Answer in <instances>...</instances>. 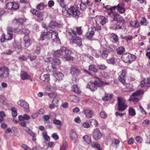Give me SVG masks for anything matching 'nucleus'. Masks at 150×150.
I'll return each instance as SVG.
<instances>
[{
	"label": "nucleus",
	"instance_id": "f257e3e1",
	"mask_svg": "<svg viewBox=\"0 0 150 150\" xmlns=\"http://www.w3.org/2000/svg\"><path fill=\"white\" fill-rule=\"evenodd\" d=\"M71 51L64 47H62L60 49L54 52L53 56L62 59H65L67 61L73 60V58L70 56Z\"/></svg>",
	"mask_w": 150,
	"mask_h": 150
},
{
	"label": "nucleus",
	"instance_id": "f03ea898",
	"mask_svg": "<svg viewBox=\"0 0 150 150\" xmlns=\"http://www.w3.org/2000/svg\"><path fill=\"white\" fill-rule=\"evenodd\" d=\"M68 33L69 35L72 36L71 40L73 43L76 44L79 46H80L82 45L81 38L75 34L76 33L75 30H69Z\"/></svg>",
	"mask_w": 150,
	"mask_h": 150
},
{
	"label": "nucleus",
	"instance_id": "7ed1b4c3",
	"mask_svg": "<svg viewBox=\"0 0 150 150\" xmlns=\"http://www.w3.org/2000/svg\"><path fill=\"white\" fill-rule=\"evenodd\" d=\"M67 14L75 18H78L79 17L80 12L74 6H71L67 10Z\"/></svg>",
	"mask_w": 150,
	"mask_h": 150
},
{
	"label": "nucleus",
	"instance_id": "20e7f679",
	"mask_svg": "<svg viewBox=\"0 0 150 150\" xmlns=\"http://www.w3.org/2000/svg\"><path fill=\"white\" fill-rule=\"evenodd\" d=\"M118 110L119 111H123L127 108L128 106L125 103V101L123 98L119 97L117 98Z\"/></svg>",
	"mask_w": 150,
	"mask_h": 150
},
{
	"label": "nucleus",
	"instance_id": "39448f33",
	"mask_svg": "<svg viewBox=\"0 0 150 150\" xmlns=\"http://www.w3.org/2000/svg\"><path fill=\"white\" fill-rule=\"evenodd\" d=\"M121 58L125 62L130 63L135 59L136 56L130 53H126L122 55Z\"/></svg>",
	"mask_w": 150,
	"mask_h": 150
},
{
	"label": "nucleus",
	"instance_id": "423d86ee",
	"mask_svg": "<svg viewBox=\"0 0 150 150\" xmlns=\"http://www.w3.org/2000/svg\"><path fill=\"white\" fill-rule=\"evenodd\" d=\"M21 30L18 28H13L9 27L7 28V34L8 36V40H11L13 38V34L18 33L21 32Z\"/></svg>",
	"mask_w": 150,
	"mask_h": 150
},
{
	"label": "nucleus",
	"instance_id": "0eeeda50",
	"mask_svg": "<svg viewBox=\"0 0 150 150\" xmlns=\"http://www.w3.org/2000/svg\"><path fill=\"white\" fill-rule=\"evenodd\" d=\"M9 70L6 66L1 67H0V77L5 78L8 77L9 74Z\"/></svg>",
	"mask_w": 150,
	"mask_h": 150
},
{
	"label": "nucleus",
	"instance_id": "6e6552de",
	"mask_svg": "<svg viewBox=\"0 0 150 150\" xmlns=\"http://www.w3.org/2000/svg\"><path fill=\"white\" fill-rule=\"evenodd\" d=\"M50 38H51L57 42L59 43L60 42L58 36V33L55 30H50Z\"/></svg>",
	"mask_w": 150,
	"mask_h": 150
},
{
	"label": "nucleus",
	"instance_id": "1a4fd4ad",
	"mask_svg": "<svg viewBox=\"0 0 150 150\" xmlns=\"http://www.w3.org/2000/svg\"><path fill=\"white\" fill-rule=\"evenodd\" d=\"M98 79V80L94 81V83L97 88L98 87H102L105 85H108L110 84V83L109 82L103 81L101 79H100L99 78Z\"/></svg>",
	"mask_w": 150,
	"mask_h": 150
},
{
	"label": "nucleus",
	"instance_id": "9d476101",
	"mask_svg": "<svg viewBox=\"0 0 150 150\" xmlns=\"http://www.w3.org/2000/svg\"><path fill=\"white\" fill-rule=\"evenodd\" d=\"M17 103L18 105L24 108L25 112H28L29 111V104L25 101L22 100H20Z\"/></svg>",
	"mask_w": 150,
	"mask_h": 150
},
{
	"label": "nucleus",
	"instance_id": "9b49d317",
	"mask_svg": "<svg viewBox=\"0 0 150 150\" xmlns=\"http://www.w3.org/2000/svg\"><path fill=\"white\" fill-rule=\"evenodd\" d=\"M54 57L52 59L51 61L52 66L53 69V70H57V68L54 66L59 65L61 64V62L60 60L58 58H57V57H55L54 56ZM59 58V57H58Z\"/></svg>",
	"mask_w": 150,
	"mask_h": 150
},
{
	"label": "nucleus",
	"instance_id": "f8f14e48",
	"mask_svg": "<svg viewBox=\"0 0 150 150\" xmlns=\"http://www.w3.org/2000/svg\"><path fill=\"white\" fill-rule=\"evenodd\" d=\"M93 136L95 140H98L101 138L102 134L99 129L98 128H96L93 132Z\"/></svg>",
	"mask_w": 150,
	"mask_h": 150
},
{
	"label": "nucleus",
	"instance_id": "ddd939ff",
	"mask_svg": "<svg viewBox=\"0 0 150 150\" xmlns=\"http://www.w3.org/2000/svg\"><path fill=\"white\" fill-rule=\"evenodd\" d=\"M71 74L74 76H78L81 73V71L77 67L72 66L70 69Z\"/></svg>",
	"mask_w": 150,
	"mask_h": 150
},
{
	"label": "nucleus",
	"instance_id": "4468645a",
	"mask_svg": "<svg viewBox=\"0 0 150 150\" xmlns=\"http://www.w3.org/2000/svg\"><path fill=\"white\" fill-rule=\"evenodd\" d=\"M62 26V25L57 22L54 20H52L48 24V27L49 28L52 29L55 28H60Z\"/></svg>",
	"mask_w": 150,
	"mask_h": 150
},
{
	"label": "nucleus",
	"instance_id": "2eb2a0df",
	"mask_svg": "<svg viewBox=\"0 0 150 150\" xmlns=\"http://www.w3.org/2000/svg\"><path fill=\"white\" fill-rule=\"evenodd\" d=\"M109 11H110V13L108 16L112 18L114 21H116L118 22L122 17L119 14L114 13L113 11H111V10H110Z\"/></svg>",
	"mask_w": 150,
	"mask_h": 150
},
{
	"label": "nucleus",
	"instance_id": "dca6fc26",
	"mask_svg": "<svg viewBox=\"0 0 150 150\" xmlns=\"http://www.w3.org/2000/svg\"><path fill=\"white\" fill-rule=\"evenodd\" d=\"M57 70H53V75L55 78L57 80H62V78L64 76V75L62 73L57 71Z\"/></svg>",
	"mask_w": 150,
	"mask_h": 150
},
{
	"label": "nucleus",
	"instance_id": "f3484780",
	"mask_svg": "<svg viewBox=\"0 0 150 150\" xmlns=\"http://www.w3.org/2000/svg\"><path fill=\"white\" fill-rule=\"evenodd\" d=\"M25 20H26L25 19H23L22 18H14L13 20L12 24L14 25H22L25 21Z\"/></svg>",
	"mask_w": 150,
	"mask_h": 150
},
{
	"label": "nucleus",
	"instance_id": "a211bd4d",
	"mask_svg": "<svg viewBox=\"0 0 150 150\" xmlns=\"http://www.w3.org/2000/svg\"><path fill=\"white\" fill-rule=\"evenodd\" d=\"M50 32L47 31L46 32H43L40 35L39 40L41 41H43L46 39H48L50 38Z\"/></svg>",
	"mask_w": 150,
	"mask_h": 150
},
{
	"label": "nucleus",
	"instance_id": "6ab92c4d",
	"mask_svg": "<svg viewBox=\"0 0 150 150\" xmlns=\"http://www.w3.org/2000/svg\"><path fill=\"white\" fill-rule=\"evenodd\" d=\"M83 113L85 115L86 117L88 118L92 117L93 115V111L90 109H84L83 110Z\"/></svg>",
	"mask_w": 150,
	"mask_h": 150
},
{
	"label": "nucleus",
	"instance_id": "aec40b11",
	"mask_svg": "<svg viewBox=\"0 0 150 150\" xmlns=\"http://www.w3.org/2000/svg\"><path fill=\"white\" fill-rule=\"evenodd\" d=\"M70 137L72 141L74 143L76 142L77 138V134L76 132L74 130H71L70 131Z\"/></svg>",
	"mask_w": 150,
	"mask_h": 150
},
{
	"label": "nucleus",
	"instance_id": "412c9836",
	"mask_svg": "<svg viewBox=\"0 0 150 150\" xmlns=\"http://www.w3.org/2000/svg\"><path fill=\"white\" fill-rule=\"evenodd\" d=\"M141 86L142 87L150 86V79L149 78L145 79L141 82Z\"/></svg>",
	"mask_w": 150,
	"mask_h": 150
},
{
	"label": "nucleus",
	"instance_id": "4be33fe9",
	"mask_svg": "<svg viewBox=\"0 0 150 150\" xmlns=\"http://www.w3.org/2000/svg\"><path fill=\"white\" fill-rule=\"evenodd\" d=\"M20 76L21 78L23 80L28 79H29L30 77V75L28 74L27 72L24 71H21Z\"/></svg>",
	"mask_w": 150,
	"mask_h": 150
},
{
	"label": "nucleus",
	"instance_id": "5701e85b",
	"mask_svg": "<svg viewBox=\"0 0 150 150\" xmlns=\"http://www.w3.org/2000/svg\"><path fill=\"white\" fill-rule=\"evenodd\" d=\"M78 2V3L79 4H77V7L78 8H79L80 10H81L83 11H85L87 7V5L81 0H79Z\"/></svg>",
	"mask_w": 150,
	"mask_h": 150
},
{
	"label": "nucleus",
	"instance_id": "b1692460",
	"mask_svg": "<svg viewBox=\"0 0 150 150\" xmlns=\"http://www.w3.org/2000/svg\"><path fill=\"white\" fill-rule=\"evenodd\" d=\"M87 87L92 91H94L97 89L94 81L93 82L91 81L88 82L87 85Z\"/></svg>",
	"mask_w": 150,
	"mask_h": 150
},
{
	"label": "nucleus",
	"instance_id": "393cba45",
	"mask_svg": "<svg viewBox=\"0 0 150 150\" xmlns=\"http://www.w3.org/2000/svg\"><path fill=\"white\" fill-rule=\"evenodd\" d=\"M71 91L76 93L79 94L81 93V90L77 85H74L71 87Z\"/></svg>",
	"mask_w": 150,
	"mask_h": 150
},
{
	"label": "nucleus",
	"instance_id": "a878e982",
	"mask_svg": "<svg viewBox=\"0 0 150 150\" xmlns=\"http://www.w3.org/2000/svg\"><path fill=\"white\" fill-rule=\"evenodd\" d=\"M67 98L69 100L75 103H77L79 101L78 98L75 95H70Z\"/></svg>",
	"mask_w": 150,
	"mask_h": 150
},
{
	"label": "nucleus",
	"instance_id": "bb28decb",
	"mask_svg": "<svg viewBox=\"0 0 150 150\" xmlns=\"http://www.w3.org/2000/svg\"><path fill=\"white\" fill-rule=\"evenodd\" d=\"M28 35H25L24 37L25 46L26 47L29 46L30 43V40L29 39V37Z\"/></svg>",
	"mask_w": 150,
	"mask_h": 150
},
{
	"label": "nucleus",
	"instance_id": "cd10ccee",
	"mask_svg": "<svg viewBox=\"0 0 150 150\" xmlns=\"http://www.w3.org/2000/svg\"><path fill=\"white\" fill-rule=\"evenodd\" d=\"M115 6L116 9L117 8V11L120 13H123L125 11V8L120 4H118L117 6Z\"/></svg>",
	"mask_w": 150,
	"mask_h": 150
},
{
	"label": "nucleus",
	"instance_id": "c85d7f7f",
	"mask_svg": "<svg viewBox=\"0 0 150 150\" xmlns=\"http://www.w3.org/2000/svg\"><path fill=\"white\" fill-rule=\"evenodd\" d=\"M46 4L42 2L38 4L36 8L39 10H42L44 9L47 6Z\"/></svg>",
	"mask_w": 150,
	"mask_h": 150
},
{
	"label": "nucleus",
	"instance_id": "c756f323",
	"mask_svg": "<svg viewBox=\"0 0 150 150\" xmlns=\"http://www.w3.org/2000/svg\"><path fill=\"white\" fill-rule=\"evenodd\" d=\"M108 6L107 5L106 6H103V8H105V12L107 13L108 16L110 14V11L109 10H111L112 11H113V10H114L116 9L115 6H112L110 8H107V7Z\"/></svg>",
	"mask_w": 150,
	"mask_h": 150
},
{
	"label": "nucleus",
	"instance_id": "7c9ffc66",
	"mask_svg": "<svg viewBox=\"0 0 150 150\" xmlns=\"http://www.w3.org/2000/svg\"><path fill=\"white\" fill-rule=\"evenodd\" d=\"M95 32L93 30L89 31L87 33L85 36V37L89 40H91L93 36L95 34Z\"/></svg>",
	"mask_w": 150,
	"mask_h": 150
},
{
	"label": "nucleus",
	"instance_id": "2f4dec72",
	"mask_svg": "<svg viewBox=\"0 0 150 150\" xmlns=\"http://www.w3.org/2000/svg\"><path fill=\"white\" fill-rule=\"evenodd\" d=\"M130 24L132 27L137 28L139 25V23L137 21H132L130 22Z\"/></svg>",
	"mask_w": 150,
	"mask_h": 150
},
{
	"label": "nucleus",
	"instance_id": "473e14b6",
	"mask_svg": "<svg viewBox=\"0 0 150 150\" xmlns=\"http://www.w3.org/2000/svg\"><path fill=\"white\" fill-rule=\"evenodd\" d=\"M82 138L87 144H89L91 143V139L89 136L88 135L84 136Z\"/></svg>",
	"mask_w": 150,
	"mask_h": 150
},
{
	"label": "nucleus",
	"instance_id": "72a5a7b5",
	"mask_svg": "<svg viewBox=\"0 0 150 150\" xmlns=\"http://www.w3.org/2000/svg\"><path fill=\"white\" fill-rule=\"evenodd\" d=\"M98 18L100 20V23L102 25H103L105 24L107 20L105 17L103 16H98Z\"/></svg>",
	"mask_w": 150,
	"mask_h": 150
},
{
	"label": "nucleus",
	"instance_id": "f704fd0d",
	"mask_svg": "<svg viewBox=\"0 0 150 150\" xmlns=\"http://www.w3.org/2000/svg\"><path fill=\"white\" fill-rule=\"evenodd\" d=\"M113 97V95L105 93L104 97L102 98V99L105 101H107L111 100Z\"/></svg>",
	"mask_w": 150,
	"mask_h": 150
},
{
	"label": "nucleus",
	"instance_id": "c9c22d12",
	"mask_svg": "<svg viewBox=\"0 0 150 150\" xmlns=\"http://www.w3.org/2000/svg\"><path fill=\"white\" fill-rule=\"evenodd\" d=\"M129 115L131 116H134L136 115V112L134 109L132 107H130L128 110Z\"/></svg>",
	"mask_w": 150,
	"mask_h": 150
},
{
	"label": "nucleus",
	"instance_id": "e433bc0d",
	"mask_svg": "<svg viewBox=\"0 0 150 150\" xmlns=\"http://www.w3.org/2000/svg\"><path fill=\"white\" fill-rule=\"evenodd\" d=\"M144 93V92L143 90H140L132 93V96H134L135 97H137L143 94Z\"/></svg>",
	"mask_w": 150,
	"mask_h": 150
},
{
	"label": "nucleus",
	"instance_id": "4c0bfd02",
	"mask_svg": "<svg viewBox=\"0 0 150 150\" xmlns=\"http://www.w3.org/2000/svg\"><path fill=\"white\" fill-rule=\"evenodd\" d=\"M128 100L130 101H132L134 103H136L139 102V99L137 97H135L131 95L130 96Z\"/></svg>",
	"mask_w": 150,
	"mask_h": 150
},
{
	"label": "nucleus",
	"instance_id": "58836bf2",
	"mask_svg": "<svg viewBox=\"0 0 150 150\" xmlns=\"http://www.w3.org/2000/svg\"><path fill=\"white\" fill-rule=\"evenodd\" d=\"M19 8V5L18 3L15 2H12V6L11 10L16 11Z\"/></svg>",
	"mask_w": 150,
	"mask_h": 150
},
{
	"label": "nucleus",
	"instance_id": "ea45409f",
	"mask_svg": "<svg viewBox=\"0 0 150 150\" xmlns=\"http://www.w3.org/2000/svg\"><path fill=\"white\" fill-rule=\"evenodd\" d=\"M35 15L37 16L39 21H41L43 19V15L42 12L39 11Z\"/></svg>",
	"mask_w": 150,
	"mask_h": 150
},
{
	"label": "nucleus",
	"instance_id": "a19ab883",
	"mask_svg": "<svg viewBox=\"0 0 150 150\" xmlns=\"http://www.w3.org/2000/svg\"><path fill=\"white\" fill-rule=\"evenodd\" d=\"M50 79V75L49 74H45L43 76L42 80L43 81L48 82L49 81Z\"/></svg>",
	"mask_w": 150,
	"mask_h": 150
},
{
	"label": "nucleus",
	"instance_id": "79ce46f5",
	"mask_svg": "<svg viewBox=\"0 0 150 150\" xmlns=\"http://www.w3.org/2000/svg\"><path fill=\"white\" fill-rule=\"evenodd\" d=\"M142 25H146L148 23L147 21L146 18L144 17L142 18V19L140 22Z\"/></svg>",
	"mask_w": 150,
	"mask_h": 150
},
{
	"label": "nucleus",
	"instance_id": "37998d69",
	"mask_svg": "<svg viewBox=\"0 0 150 150\" xmlns=\"http://www.w3.org/2000/svg\"><path fill=\"white\" fill-rule=\"evenodd\" d=\"M90 122L91 125L94 126L95 127L97 126L98 124L97 121L96 120L93 119L91 120Z\"/></svg>",
	"mask_w": 150,
	"mask_h": 150
},
{
	"label": "nucleus",
	"instance_id": "c03bdc74",
	"mask_svg": "<svg viewBox=\"0 0 150 150\" xmlns=\"http://www.w3.org/2000/svg\"><path fill=\"white\" fill-rule=\"evenodd\" d=\"M101 52L99 50H94L93 51V56H95L97 58H98L101 54Z\"/></svg>",
	"mask_w": 150,
	"mask_h": 150
},
{
	"label": "nucleus",
	"instance_id": "a18cd8bd",
	"mask_svg": "<svg viewBox=\"0 0 150 150\" xmlns=\"http://www.w3.org/2000/svg\"><path fill=\"white\" fill-rule=\"evenodd\" d=\"M89 70L94 73H96L97 72V69L96 68L95 65H91L89 66Z\"/></svg>",
	"mask_w": 150,
	"mask_h": 150
},
{
	"label": "nucleus",
	"instance_id": "49530a36",
	"mask_svg": "<svg viewBox=\"0 0 150 150\" xmlns=\"http://www.w3.org/2000/svg\"><path fill=\"white\" fill-rule=\"evenodd\" d=\"M6 116L4 112L3 111L0 112V122L1 123L4 121V118Z\"/></svg>",
	"mask_w": 150,
	"mask_h": 150
},
{
	"label": "nucleus",
	"instance_id": "de8ad7c7",
	"mask_svg": "<svg viewBox=\"0 0 150 150\" xmlns=\"http://www.w3.org/2000/svg\"><path fill=\"white\" fill-rule=\"evenodd\" d=\"M115 58L114 57L111 58L107 60V62L109 64L114 65L115 63Z\"/></svg>",
	"mask_w": 150,
	"mask_h": 150
},
{
	"label": "nucleus",
	"instance_id": "09e8293b",
	"mask_svg": "<svg viewBox=\"0 0 150 150\" xmlns=\"http://www.w3.org/2000/svg\"><path fill=\"white\" fill-rule=\"evenodd\" d=\"M91 146L93 148H96L98 150H102L99 144L96 143H93L91 144Z\"/></svg>",
	"mask_w": 150,
	"mask_h": 150
},
{
	"label": "nucleus",
	"instance_id": "8fccbe9b",
	"mask_svg": "<svg viewBox=\"0 0 150 150\" xmlns=\"http://www.w3.org/2000/svg\"><path fill=\"white\" fill-rule=\"evenodd\" d=\"M125 51V49L122 47H119L118 48V50L117 52V53L118 54H122Z\"/></svg>",
	"mask_w": 150,
	"mask_h": 150
},
{
	"label": "nucleus",
	"instance_id": "3c124183",
	"mask_svg": "<svg viewBox=\"0 0 150 150\" xmlns=\"http://www.w3.org/2000/svg\"><path fill=\"white\" fill-rule=\"evenodd\" d=\"M125 77L119 76L118 77V79L119 81L123 85L126 84V82L125 81Z\"/></svg>",
	"mask_w": 150,
	"mask_h": 150
},
{
	"label": "nucleus",
	"instance_id": "603ef678",
	"mask_svg": "<svg viewBox=\"0 0 150 150\" xmlns=\"http://www.w3.org/2000/svg\"><path fill=\"white\" fill-rule=\"evenodd\" d=\"M65 0H57L60 6L63 8H65L66 5L64 2Z\"/></svg>",
	"mask_w": 150,
	"mask_h": 150
},
{
	"label": "nucleus",
	"instance_id": "864d4df0",
	"mask_svg": "<svg viewBox=\"0 0 150 150\" xmlns=\"http://www.w3.org/2000/svg\"><path fill=\"white\" fill-rule=\"evenodd\" d=\"M111 35L113 40L115 42H117L119 40V39L117 35L114 33H112Z\"/></svg>",
	"mask_w": 150,
	"mask_h": 150
},
{
	"label": "nucleus",
	"instance_id": "5fc2aeb1",
	"mask_svg": "<svg viewBox=\"0 0 150 150\" xmlns=\"http://www.w3.org/2000/svg\"><path fill=\"white\" fill-rule=\"evenodd\" d=\"M76 32L75 34H76L79 35H81L83 33V31L81 29V27H77L76 28Z\"/></svg>",
	"mask_w": 150,
	"mask_h": 150
},
{
	"label": "nucleus",
	"instance_id": "6e6d98bb",
	"mask_svg": "<svg viewBox=\"0 0 150 150\" xmlns=\"http://www.w3.org/2000/svg\"><path fill=\"white\" fill-rule=\"evenodd\" d=\"M68 147V145L66 142H64L62 146L60 147V150H67Z\"/></svg>",
	"mask_w": 150,
	"mask_h": 150
},
{
	"label": "nucleus",
	"instance_id": "4d7b16f0",
	"mask_svg": "<svg viewBox=\"0 0 150 150\" xmlns=\"http://www.w3.org/2000/svg\"><path fill=\"white\" fill-rule=\"evenodd\" d=\"M108 52L106 50L103 51L102 53H101L102 56L103 58L105 59L107 58L108 56Z\"/></svg>",
	"mask_w": 150,
	"mask_h": 150
},
{
	"label": "nucleus",
	"instance_id": "13d9d810",
	"mask_svg": "<svg viewBox=\"0 0 150 150\" xmlns=\"http://www.w3.org/2000/svg\"><path fill=\"white\" fill-rule=\"evenodd\" d=\"M22 32L25 34V35H28L30 33V31L27 28H24L21 29Z\"/></svg>",
	"mask_w": 150,
	"mask_h": 150
},
{
	"label": "nucleus",
	"instance_id": "bf43d9fd",
	"mask_svg": "<svg viewBox=\"0 0 150 150\" xmlns=\"http://www.w3.org/2000/svg\"><path fill=\"white\" fill-rule=\"evenodd\" d=\"M12 2L7 3L6 4V8L8 9H9L11 10L12 7Z\"/></svg>",
	"mask_w": 150,
	"mask_h": 150
},
{
	"label": "nucleus",
	"instance_id": "052dcab7",
	"mask_svg": "<svg viewBox=\"0 0 150 150\" xmlns=\"http://www.w3.org/2000/svg\"><path fill=\"white\" fill-rule=\"evenodd\" d=\"M125 85V86L126 88L127 89H129V90L127 91H126V92H128V91H132V90L133 88V87L132 85L128 83H126V84Z\"/></svg>",
	"mask_w": 150,
	"mask_h": 150
},
{
	"label": "nucleus",
	"instance_id": "680f3d73",
	"mask_svg": "<svg viewBox=\"0 0 150 150\" xmlns=\"http://www.w3.org/2000/svg\"><path fill=\"white\" fill-rule=\"evenodd\" d=\"M121 74L119 76L125 77V76L127 73V71L126 69H123L120 72Z\"/></svg>",
	"mask_w": 150,
	"mask_h": 150
},
{
	"label": "nucleus",
	"instance_id": "e2e57ef3",
	"mask_svg": "<svg viewBox=\"0 0 150 150\" xmlns=\"http://www.w3.org/2000/svg\"><path fill=\"white\" fill-rule=\"evenodd\" d=\"M100 115L101 117L103 118H106L107 117V115L103 111H102L100 113Z\"/></svg>",
	"mask_w": 150,
	"mask_h": 150
},
{
	"label": "nucleus",
	"instance_id": "0e129e2a",
	"mask_svg": "<svg viewBox=\"0 0 150 150\" xmlns=\"http://www.w3.org/2000/svg\"><path fill=\"white\" fill-rule=\"evenodd\" d=\"M137 142L139 144L142 143V139L140 136H137L135 138Z\"/></svg>",
	"mask_w": 150,
	"mask_h": 150
},
{
	"label": "nucleus",
	"instance_id": "69168bd1",
	"mask_svg": "<svg viewBox=\"0 0 150 150\" xmlns=\"http://www.w3.org/2000/svg\"><path fill=\"white\" fill-rule=\"evenodd\" d=\"M29 134L31 136H32V137L33 141L34 142H35L36 140V135L33 132H30V133Z\"/></svg>",
	"mask_w": 150,
	"mask_h": 150
},
{
	"label": "nucleus",
	"instance_id": "338daca9",
	"mask_svg": "<svg viewBox=\"0 0 150 150\" xmlns=\"http://www.w3.org/2000/svg\"><path fill=\"white\" fill-rule=\"evenodd\" d=\"M82 126L85 128H88L90 127V124L88 122H85L83 123L82 125Z\"/></svg>",
	"mask_w": 150,
	"mask_h": 150
},
{
	"label": "nucleus",
	"instance_id": "774afa93",
	"mask_svg": "<svg viewBox=\"0 0 150 150\" xmlns=\"http://www.w3.org/2000/svg\"><path fill=\"white\" fill-rule=\"evenodd\" d=\"M21 147L25 150H32L31 149L28 147L25 144H22Z\"/></svg>",
	"mask_w": 150,
	"mask_h": 150
}]
</instances>
